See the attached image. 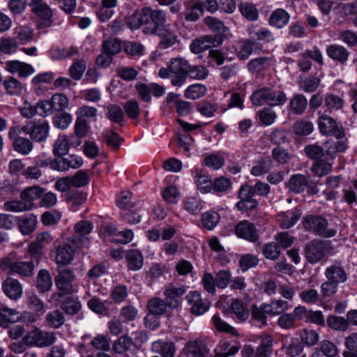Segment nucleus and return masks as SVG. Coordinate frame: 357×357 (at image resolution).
<instances>
[{"label": "nucleus", "mask_w": 357, "mask_h": 357, "mask_svg": "<svg viewBox=\"0 0 357 357\" xmlns=\"http://www.w3.org/2000/svg\"><path fill=\"white\" fill-rule=\"evenodd\" d=\"M139 22L135 25L131 24L132 28H139L143 24H147L150 21L153 24L151 29L152 33H160L161 29L167 26L166 15L162 10H153L149 7L144 8L141 12V17L139 18Z\"/></svg>", "instance_id": "nucleus-1"}, {"label": "nucleus", "mask_w": 357, "mask_h": 357, "mask_svg": "<svg viewBox=\"0 0 357 357\" xmlns=\"http://www.w3.org/2000/svg\"><path fill=\"white\" fill-rule=\"evenodd\" d=\"M328 221L318 215H307L303 220L305 230L325 238H331L336 234V230L328 227Z\"/></svg>", "instance_id": "nucleus-2"}, {"label": "nucleus", "mask_w": 357, "mask_h": 357, "mask_svg": "<svg viewBox=\"0 0 357 357\" xmlns=\"http://www.w3.org/2000/svg\"><path fill=\"white\" fill-rule=\"evenodd\" d=\"M331 249L330 242L315 239L305 246V256L310 264H317L324 259Z\"/></svg>", "instance_id": "nucleus-3"}, {"label": "nucleus", "mask_w": 357, "mask_h": 357, "mask_svg": "<svg viewBox=\"0 0 357 357\" xmlns=\"http://www.w3.org/2000/svg\"><path fill=\"white\" fill-rule=\"evenodd\" d=\"M22 131L36 142H45L49 135L50 125L47 121H29L21 128Z\"/></svg>", "instance_id": "nucleus-4"}, {"label": "nucleus", "mask_w": 357, "mask_h": 357, "mask_svg": "<svg viewBox=\"0 0 357 357\" xmlns=\"http://www.w3.org/2000/svg\"><path fill=\"white\" fill-rule=\"evenodd\" d=\"M56 333L54 332L43 331L38 328H34L24 337V340L29 346L47 347L56 342Z\"/></svg>", "instance_id": "nucleus-5"}, {"label": "nucleus", "mask_w": 357, "mask_h": 357, "mask_svg": "<svg viewBox=\"0 0 357 357\" xmlns=\"http://www.w3.org/2000/svg\"><path fill=\"white\" fill-rule=\"evenodd\" d=\"M186 287L177 282H171L166 285L164 291L165 301L169 304V308L176 309L181 303V298L186 293Z\"/></svg>", "instance_id": "nucleus-6"}, {"label": "nucleus", "mask_w": 357, "mask_h": 357, "mask_svg": "<svg viewBox=\"0 0 357 357\" xmlns=\"http://www.w3.org/2000/svg\"><path fill=\"white\" fill-rule=\"evenodd\" d=\"M255 195L251 185H242L238 192L239 201L236 207L241 211H248L255 209L258 206V201L254 198Z\"/></svg>", "instance_id": "nucleus-7"}, {"label": "nucleus", "mask_w": 357, "mask_h": 357, "mask_svg": "<svg viewBox=\"0 0 357 357\" xmlns=\"http://www.w3.org/2000/svg\"><path fill=\"white\" fill-rule=\"evenodd\" d=\"M320 132L328 136H335L340 139L344 137V132L342 126H339L336 121L326 114L320 115L318 121Z\"/></svg>", "instance_id": "nucleus-8"}, {"label": "nucleus", "mask_w": 357, "mask_h": 357, "mask_svg": "<svg viewBox=\"0 0 357 357\" xmlns=\"http://www.w3.org/2000/svg\"><path fill=\"white\" fill-rule=\"evenodd\" d=\"M93 224L87 220L77 222L75 227V235L70 238V241L77 248L86 246L89 244V238L86 236L93 230Z\"/></svg>", "instance_id": "nucleus-9"}, {"label": "nucleus", "mask_w": 357, "mask_h": 357, "mask_svg": "<svg viewBox=\"0 0 357 357\" xmlns=\"http://www.w3.org/2000/svg\"><path fill=\"white\" fill-rule=\"evenodd\" d=\"M77 248L68 239L67 242L59 244L55 251V262L57 264L65 266L71 264L75 250Z\"/></svg>", "instance_id": "nucleus-10"}, {"label": "nucleus", "mask_w": 357, "mask_h": 357, "mask_svg": "<svg viewBox=\"0 0 357 357\" xmlns=\"http://www.w3.org/2000/svg\"><path fill=\"white\" fill-rule=\"evenodd\" d=\"M185 299L190 305V312L195 315H202L209 308L210 303L206 299L202 298L200 293L197 291L189 292Z\"/></svg>", "instance_id": "nucleus-11"}, {"label": "nucleus", "mask_w": 357, "mask_h": 357, "mask_svg": "<svg viewBox=\"0 0 357 357\" xmlns=\"http://www.w3.org/2000/svg\"><path fill=\"white\" fill-rule=\"evenodd\" d=\"M178 123L183 128L184 133L180 135L178 138V144L180 147L183 149V151L189 156V151L192 146L194 145V139L188 133L189 131L194 130L195 129L201 128L199 124H190L181 119L178 120Z\"/></svg>", "instance_id": "nucleus-12"}, {"label": "nucleus", "mask_w": 357, "mask_h": 357, "mask_svg": "<svg viewBox=\"0 0 357 357\" xmlns=\"http://www.w3.org/2000/svg\"><path fill=\"white\" fill-rule=\"evenodd\" d=\"M59 274L55 278V283L58 289L66 294L73 292L72 282L75 278L73 271L68 268H59Z\"/></svg>", "instance_id": "nucleus-13"}, {"label": "nucleus", "mask_w": 357, "mask_h": 357, "mask_svg": "<svg viewBox=\"0 0 357 357\" xmlns=\"http://www.w3.org/2000/svg\"><path fill=\"white\" fill-rule=\"evenodd\" d=\"M220 43L221 42L217 40L214 36H204L194 40L190 44V48L192 52L199 54L212 47L218 46Z\"/></svg>", "instance_id": "nucleus-14"}, {"label": "nucleus", "mask_w": 357, "mask_h": 357, "mask_svg": "<svg viewBox=\"0 0 357 357\" xmlns=\"http://www.w3.org/2000/svg\"><path fill=\"white\" fill-rule=\"evenodd\" d=\"M235 233L239 237L251 242L257 240L258 234L254 224L248 220L239 222L235 227Z\"/></svg>", "instance_id": "nucleus-15"}, {"label": "nucleus", "mask_w": 357, "mask_h": 357, "mask_svg": "<svg viewBox=\"0 0 357 357\" xmlns=\"http://www.w3.org/2000/svg\"><path fill=\"white\" fill-rule=\"evenodd\" d=\"M188 70L185 68H160L159 76L162 78L172 77V84L174 86H181L185 82Z\"/></svg>", "instance_id": "nucleus-16"}, {"label": "nucleus", "mask_w": 357, "mask_h": 357, "mask_svg": "<svg viewBox=\"0 0 357 357\" xmlns=\"http://www.w3.org/2000/svg\"><path fill=\"white\" fill-rule=\"evenodd\" d=\"M31 12L38 17L48 20L52 17L50 6L43 0H25Z\"/></svg>", "instance_id": "nucleus-17"}, {"label": "nucleus", "mask_w": 357, "mask_h": 357, "mask_svg": "<svg viewBox=\"0 0 357 357\" xmlns=\"http://www.w3.org/2000/svg\"><path fill=\"white\" fill-rule=\"evenodd\" d=\"M2 289L5 294L10 299L17 300L22 296V284L15 279L8 278L3 282Z\"/></svg>", "instance_id": "nucleus-18"}, {"label": "nucleus", "mask_w": 357, "mask_h": 357, "mask_svg": "<svg viewBox=\"0 0 357 357\" xmlns=\"http://www.w3.org/2000/svg\"><path fill=\"white\" fill-rule=\"evenodd\" d=\"M325 276L337 284L342 283L347 281V274L344 268L339 263H335L326 268Z\"/></svg>", "instance_id": "nucleus-19"}, {"label": "nucleus", "mask_w": 357, "mask_h": 357, "mask_svg": "<svg viewBox=\"0 0 357 357\" xmlns=\"http://www.w3.org/2000/svg\"><path fill=\"white\" fill-rule=\"evenodd\" d=\"M187 357H204L208 352L206 345L200 340H190L184 347Z\"/></svg>", "instance_id": "nucleus-20"}, {"label": "nucleus", "mask_w": 357, "mask_h": 357, "mask_svg": "<svg viewBox=\"0 0 357 357\" xmlns=\"http://www.w3.org/2000/svg\"><path fill=\"white\" fill-rule=\"evenodd\" d=\"M65 201L70 210L76 211L86 200V195L79 190H73L67 192L64 195Z\"/></svg>", "instance_id": "nucleus-21"}, {"label": "nucleus", "mask_w": 357, "mask_h": 357, "mask_svg": "<svg viewBox=\"0 0 357 357\" xmlns=\"http://www.w3.org/2000/svg\"><path fill=\"white\" fill-rule=\"evenodd\" d=\"M301 211L299 209L287 211L278 215V220L283 229H289L294 226L301 216Z\"/></svg>", "instance_id": "nucleus-22"}, {"label": "nucleus", "mask_w": 357, "mask_h": 357, "mask_svg": "<svg viewBox=\"0 0 357 357\" xmlns=\"http://www.w3.org/2000/svg\"><path fill=\"white\" fill-rule=\"evenodd\" d=\"M289 20L290 15L288 12L282 8H278L271 15L268 22L272 26L282 29L289 23Z\"/></svg>", "instance_id": "nucleus-23"}, {"label": "nucleus", "mask_w": 357, "mask_h": 357, "mask_svg": "<svg viewBox=\"0 0 357 357\" xmlns=\"http://www.w3.org/2000/svg\"><path fill=\"white\" fill-rule=\"evenodd\" d=\"M152 351L162 356V357H174L176 347L172 342L158 340L152 344Z\"/></svg>", "instance_id": "nucleus-24"}, {"label": "nucleus", "mask_w": 357, "mask_h": 357, "mask_svg": "<svg viewBox=\"0 0 357 357\" xmlns=\"http://www.w3.org/2000/svg\"><path fill=\"white\" fill-rule=\"evenodd\" d=\"M326 53L330 58L340 62L341 64H343L349 56V53L346 48L337 45L328 46Z\"/></svg>", "instance_id": "nucleus-25"}, {"label": "nucleus", "mask_w": 357, "mask_h": 357, "mask_svg": "<svg viewBox=\"0 0 357 357\" xmlns=\"http://www.w3.org/2000/svg\"><path fill=\"white\" fill-rule=\"evenodd\" d=\"M291 307L287 301L282 299H274L270 303H265V310L268 314L278 315Z\"/></svg>", "instance_id": "nucleus-26"}, {"label": "nucleus", "mask_w": 357, "mask_h": 357, "mask_svg": "<svg viewBox=\"0 0 357 357\" xmlns=\"http://www.w3.org/2000/svg\"><path fill=\"white\" fill-rule=\"evenodd\" d=\"M44 192V189L39 186L27 188L20 193V198L24 203L30 204V210L33 208V202L40 198Z\"/></svg>", "instance_id": "nucleus-27"}, {"label": "nucleus", "mask_w": 357, "mask_h": 357, "mask_svg": "<svg viewBox=\"0 0 357 357\" xmlns=\"http://www.w3.org/2000/svg\"><path fill=\"white\" fill-rule=\"evenodd\" d=\"M128 267L132 271L139 270L144 264V257L142 253L137 250H130L126 255Z\"/></svg>", "instance_id": "nucleus-28"}, {"label": "nucleus", "mask_w": 357, "mask_h": 357, "mask_svg": "<svg viewBox=\"0 0 357 357\" xmlns=\"http://www.w3.org/2000/svg\"><path fill=\"white\" fill-rule=\"evenodd\" d=\"M320 351L326 357H335L338 354L336 345L329 340H323L319 347L314 349L311 357H319Z\"/></svg>", "instance_id": "nucleus-29"}, {"label": "nucleus", "mask_w": 357, "mask_h": 357, "mask_svg": "<svg viewBox=\"0 0 357 357\" xmlns=\"http://www.w3.org/2000/svg\"><path fill=\"white\" fill-rule=\"evenodd\" d=\"M167 307H169V304L165 299L162 300L159 298H153L147 303V308L150 313L156 316L165 314Z\"/></svg>", "instance_id": "nucleus-30"}, {"label": "nucleus", "mask_w": 357, "mask_h": 357, "mask_svg": "<svg viewBox=\"0 0 357 357\" xmlns=\"http://www.w3.org/2000/svg\"><path fill=\"white\" fill-rule=\"evenodd\" d=\"M155 34L161 38L160 46L164 49L173 45L177 41V37L176 34L170 30L169 25L165 26L161 29L160 33H155Z\"/></svg>", "instance_id": "nucleus-31"}, {"label": "nucleus", "mask_w": 357, "mask_h": 357, "mask_svg": "<svg viewBox=\"0 0 357 357\" xmlns=\"http://www.w3.org/2000/svg\"><path fill=\"white\" fill-rule=\"evenodd\" d=\"M307 106V100L302 94H296L289 101V108L296 114L304 113Z\"/></svg>", "instance_id": "nucleus-32"}, {"label": "nucleus", "mask_w": 357, "mask_h": 357, "mask_svg": "<svg viewBox=\"0 0 357 357\" xmlns=\"http://www.w3.org/2000/svg\"><path fill=\"white\" fill-rule=\"evenodd\" d=\"M231 308L238 321H244L248 318L249 310L241 300L234 299L231 303Z\"/></svg>", "instance_id": "nucleus-33"}, {"label": "nucleus", "mask_w": 357, "mask_h": 357, "mask_svg": "<svg viewBox=\"0 0 357 357\" xmlns=\"http://www.w3.org/2000/svg\"><path fill=\"white\" fill-rule=\"evenodd\" d=\"M195 183L198 190L202 193H206L211 190L212 184L209 176L201 170H196Z\"/></svg>", "instance_id": "nucleus-34"}, {"label": "nucleus", "mask_w": 357, "mask_h": 357, "mask_svg": "<svg viewBox=\"0 0 357 357\" xmlns=\"http://www.w3.org/2000/svg\"><path fill=\"white\" fill-rule=\"evenodd\" d=\"M69 148L68 137L65 135H60L54 144L53 153L57 157L63 156L68 153Z\"/></svg>", "instance_id": "nucleus-35"}, {"label": "nucleus", "mask_w": 357, "mask_h": 357, "mask_svg": "<svg viewBox=\"0 0 357 357\" xmlns=\"http://www.w3.org/2000/svg\"><path fill=\"white\" fill-rule=\"evenodd\" d=\"M273 338L266 335L256 349L254 357H270L272 353Z\"/></svg>", "instance_id": "nucleus-36"}, {"label": "nucleus", "mask_w": 357, "mask_h": 357, "mask_svg": "<svg viewBox=\"0 0 357 357\" xmlns=\"http://www.w3.org/2000/svg\"><path fill=\"white\" fill-rule=\"evenodd\" d=\"M220 221V215L214 211H209L202 215V226L208 230L213 229Z\"/></svg>", "instance_id": "nucleus-37"}, {"label": "nucleus", "mask_w": 357, "mask_h": 357, "mask_svg": "<svg viewBox=\"0 0 357 357\" xmlns=\"http://www.w3.org/2000/svg\"><path fill=\"white\" fill-rule=\"evenodd\" d=\"M344 104V100L335 94H326L324 98V106L330 112L341 109Z\"/></svg>", "instance_id": "nucleus-38"}, {"label": "nucleus", "mask_w": 357, "mask_h": 357, "mask_svg": "<svg viewBox=\"0 0 357 357\" xmlns=\"http://www.w3.org/2000/svg\"><path fill=\"white\" fill-rule=\"evenodd\" d=\"M307 178L303 174H295L292 176L289 181V189L296 192H303L307 185Z\"/></svg>", "instance_id": "nucleus-39"}, {"label": "nucleus", "mask_w": 357, "mask_h": 357, "mask_svg": "<svg viewBox=\"0 0 357 357\" xmlns=\"http://www.w3.org/2000/svg\"><path fill=\"white\" fill-rule=\"evenodd\" d=\"M311 171L314 176L322 177L332 171V165L322 158L316 160L311 167Z\"/></svg>", "instance_id": "nucleus-40"}, {"label": "nucleus", "mask_w": 357, "mask_h": 357, "mask_svg": "<svg viewBox=\"0 0 357 357\" xmlns=\"http://www.w3.org/2000/svg\"><path fill=\"white\" fill-rule=\"evenodd\" d=\"M13 146L15 151L24 155L29 154L33 147L31 140L22 137L15 139Z\"/></svg>", "instance_id": "nucleus-41"}, {"label": "nucleus", "mask_w": 357, "mask_h": 357, "mask_svg": "<svg viewBox=\"0 0 357 357\" xmlns=\"http://www.w3.org/2000/svg\"><path fill=\"white\" fill-rule=\"evenodd\" d=\"M107 301H102L99 298L96 296L92 297L88 301L89 307L95 313L102 315L109 316V310L106 305Z\"/></svg>", "instance_id": "nucleus-42"}, {"label": "nucleus", "mask_w": 357, "mask_h": 357, "mask_svg": "<svg viewBox=\"0 0 357 357\" xmlns=\"http://www.w3.org/2000/svg\"><path fill=\"white\" fill-rule=\"evenodd\" d=\"M272 168L270 158H261L255 162L251 169V174L255 176H262L268 172Z\"/></svg>", "instance_id": "nucleus-43"}, {"label": "nucleus", "mask_w": 357, "mask_h": 357, "mask_svg": "<svg viewBox=\"0 0 357 357\" xmlns=\"http://www.w3.org/2000/svg\"><path fill=\"white\" fill-rule=\"evenodd\" d=\"M206 87L202 84H195L189 86L185 91V97L191 100H197L206 93Z\"/></svg>", "instance_id": "nucleus-44"}, {"label": "nucleus", "mask_w": 357, "mask_h": 357, "mask_svg": "<svg viewBox=\"0 0 357 357\" xmlns=\"http://www.w3.org/2000/svg\"><path fill=\"white\" fill-rule=\"evenodd\" d=\"M268 94L269 88L267 87L261 88L255 91L250 97L252 105L256 106H261L264 104L268 105Z\"/></svg>", "instance_id": "nucleus-45"}, {"label": "nucleus", "mask_w": 357, "mask_h": 357, "mask_svg": "<svg viewBox=\"0 0 357 357\" xmlns=\"http://www.w3.org/2000/svg\"><path fill=\"white\" fill-rule=\"evenodd\" d=\"M52 278L50 273L46 270L39 271L37 279V288L40 292H45L52 287Z\"/></svg>", "instance_id": "nucleus-46"}, {"label": "nucleus", "mask_w": 357, "mask_h": 357, "mask_svg": "<svg viewBox=\"0 0 357 357\" xmlns=\"http://www.w3.org/2000/svg\"><path fill=\"white\" fill-rule=\"evenodd\" d=\"M183 208L191 214H197L202 209L201 200L196 197H188L183 201Z\"/></svg>", "instance_id": "nucleus-47"}, {"label": "nucleus", "mask_w": 357, "mask_h": 357, "mask_svg": "<svg viewBox=\"0 0 357 357\" xmlns=\"http://www.w3.org/2000/svg\"><path fill=\"white\" fill-rule=\"evenodd\" d=\"M132 344L131 337L128 335H123L113 344L112 349L116 354H121L129 350Z\"/></svg>", "instance_id": "nucleus-48"}, {"label": "nucleus", "mask_w": 357, "mask_h": 357, "mask_svg": "<svg viewBox=\"0 0 357 357\" xmlns=\"http://www.w3.org/2000/svg\"><path fill=\"white\" fill-rule=\"evenodd\" d=\"M328 326L335 331H345L349 328L347 319L342 317L330 316L326 319Z\"/></svg>", "instance_id": "nucleus-49"}, {"label": "nucleus", "mask_w": 357, "mask_h": 357, "mask_svg": "<svg viewBox=\"0 0 357 357\" xmlns=\"http://www.w3.org/2000/svg\"><path fill=\"white\" fill-rule=\"evenodd\" d=\"M34 264L33 261H17L13 268V274L29 277L33 274Z\"/></svg>", "instance_id": "nucleus-50"}, {"label": "nucleus", "mask_w": 357, "mask_h": 357, "mask_svg": "<svg viewBox=\"0 0 357 357\" xmlns=\"http://www.w3.org/2000/svg\"><path fill=\"white\" fill-rule=\"evenodd\" d=\"M3 208L7 211L20 213L30 210V204L29 203H24L21 200H13L6 202L3 204Z\"/></svg>", "instance_id": "nucleus-51"}, {"label": "nucleus", "mask_w": 357, "mask_h": 357, "mask_svg": "<svg viewBox=\"0 0 357 357\" xmlns=\"http://www.w3.org/2000/svg\"><path fill=\"white\" fill-rule=\"evenodd\" d=\"M61 307L66 314L73 315L80 310L81 303L77 298L68 297L63 303Z\"/></svg>", "instance_id": "nucleus-52"}, {"label": "nucleus", "mask_w": 357, "mask_h": 357, "mask_svg": "<svg viewBox=\"0 0 357 357\" xmlns=\"http://www.w3.org/2000/svg\"><path fill=\"white\" fill-rule=\"evenodd\" d=\"M47 324L54 328H60L65 322L63 312L59 310H54L46 315Z\"/></svg>", "instance_id": "nucleus-53"}, {"label": "nucleus", "mask_w": 357, "mask_h": 357, "mask_svg": "<svg viewBox=\"0 0 357 357\" xmlns=\"http://www.w3.org/2000/svg\"><path fill=\"white\" fill-rule=\"evenodd\" d=\"M239 350L237 346H231L228 342H222L219 344L216 351L217 357H228L236 354Z\"/></svg>", "instance_id": "nucleus-54"}, {"label": "nucleus", "mask_w": 357, "mask_h": 357, "mask_svg": "<svg viewBox=\"0 0 357 357\" xmlns=\"http://www.w3.org/2000/svg\"><path fill=\"white\" fill-rule=\"evenodd\" d=\"M314 126L312 123L307 121H299L294 126V132L300 136H307L312 132Z\"/></svg>", "instance_id": "nucleus-55"}, {"label": "nucleus", "mask_w": 357, "mask_h": 357, "mask_svg": "<svg viewBox=\"0 0 357 357\" xmlns=\"http://www.w3.org/2000/svg\"><path fill=\"white\" fill-rule=\"evenodd\" d=\"M128 295V290L127 287L123 284H119L112 289L110 297L114 303L119 304L126 299Z\"/></svg>", "instance_id": "nucleus-56"}, {"label": "nucleus", "mask_w": 357, "mask_h": 357, "mask_svg": "<svg viewBox=\"0 0 357 357\" xmlns=\"http://www.w3.org/2000/svg\"><path fill=\"white\" fill-rule=\"evenodd\" d=\"M36 218L33 215L26 216L20 219L19 227L23 234H29L32 232L36 226Z\"/></svg>", "instance_id": "nucleus-57"}, {"label": "nucleus", "mask_w": 357, "mask_h": 357, "mask_svg": "<svg viewBox=\"0 0 357 357\" xmlns=\"http://www.w3.org/2000/svg\"><path fill=\"white\" fill-rule=\"evenodd\" d=\"M204 162L210 168L219 169L224 165L225 159L220 155L206 154L204 155Z\"/></svg>", "instance_id": "nucleus-58"}, {"label": "nucleus", "mask_w": 357, "mask_h": 357, "mask_svg": "<svg viewBox=\"0 0 357 357\" xmlns=\"http://www.w3.org/2000/svg\"><path fill=\"white\" fill-rule=\"evenodd\" d=\"M73 120L72 115L67 112H63L53 117L54 126L61 130L66 129L71 123Z\"/></svg>", "instance_id": "nucleus-59"}, {"label": "nucleus", "mask_w": 357, "mask_h": 357, "mask_svg": "<svg viewBox=\"0 0 357 357\" xmlns=\"http://www.w3.org/2000/svg\"><path fill=\"white\" fill-rule=\"evenodd\" d=\"M104 139L110 147L117 150L123 142V139L117 133L111 130H105L102 133Z\"/></svg>", "instance_id": "nucleus-60"}, {"label": "nucleus", "mask_w": 357, "mask_h": 357, "mask_svg": "<svg viewBox=\"0 0 357 357\" xmlns=\"http://www.w3.org/2000/svg\"><path fill=\"white\" fill-rule=\"evenodd\" d=\"M50 101L53 109L59 112L64 111L69 105L68 98L61 93H56L53 95Z\"/></svg>", "instance_id": "nucleus-61"}, {"label": "nucleus", "mask_w": 357, "mask_h": 357, "mask_svg": "<svg viewBox=\"0 0 357 357\" xmlns=\"http://www.w3.org/2000/svg\"><path fill=\"white\" fill-rule=\"evenodd\" d=\"M320 84V79L314 77H305L300 82V88L306 93H312L317 90Z\"/></svg>", "instance_id": "nucleus-62"}, {"label": "nucleus", "mask_w": 357, "mask_h": 357, "mask_svg": "<svg viewBox=\"0 0 357 357\" xmlns=\"http://www.w3.org/2000/svg\"><path fill=\"white\" fill-rule=\"evenodd\" d=\"M102 50L103 52L113 56L121 51V43L116 38L107 39L102 43Z\"/></svg>", "instance_id": "nucleus-63"}, {"label": "nucleus", "mask_w": 357, "mask_h": 357, "mask_svg": "<svg viewBox=\"0 0 357 357\" xmlns=\"http://www.w3.org/2000/svg\"><path fill=\"white\" fill-rule=\"evenodd\" d=\"M106 116L110 121L116 123H120L124 119V114L122 109L119 106L112 105L107 107Z\"/></svg>", "instance_id": "nucleus-64"}]
</instances>
